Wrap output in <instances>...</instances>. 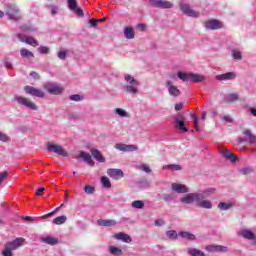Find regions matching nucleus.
<instances>
[{
    "label": "nucleus",
    "instance_id": "1",
    "mask_svg": "<svg viewBox=\"0 0 256 256\" xmlns=\"http://www.w3.org/2000/svg\"><path fill=\"white\" fill-rule=\"evenodd\" d=\"M124 80L127 84L123 86V91L125 93H130V95H139V87H141V82L129 74L124 75Z\"/></svg>",
    "mask_w": 256,
    "mask_h": 256
},
{
    "label": "nucleus",
    "instance_id": "2",
    "mask_svg": "<svg viewBox=\"0 0 256 256\" xmlns=\"http://www.w3.org/2000/svg\"><path fill=\"white\" fill-rule=\"evenodd\" d=\"M5 15L10 21H21L23 16L21 15V10L16 4H5Z\"/></svg>",
    "mask_w": 256,
    "mask_h": 256
},
{
    "label": "nucleus",
    "instance_id": "3",
    "mask_svg": "<svg viewBox=\"0 0 256 256\" xmlns=\"http://www.w3.org/2000/svg\"><path fill=\"white\" fill-rule=\"evenodd\" d=\"M14 101H16L18 105H21L22 107H27V109H30V111H37V109H39V106H37L35 102L21 95H15Z\"/></svg>",
    "mask_w": 256,
    "mask_h": 256
},
{
    "label": "nucleus",
    "instance_id": "4",
    "mask_svg": "<svg viewBox=\"0 0 256 256\" xmlns=\"http://www.w3.org/2000/svg\"><path fill=\"white\" fill-rule=\"evenodd\" d=\"M47 151L49 153H56V155H60V157H69L67 150H65V148L59 144L48 143Z\"/></svg>",
    "mask_w": 256,
    "mask_h": 256
},
{
    "label": "nucleus",
    "instance_id": "5",
    "mask_svg": "<svg viewBox=\"0 0 256 256\" xmlns=\"http://www.w3.org/2000/svg\"><path fill=\"white\" fill-rule=\"evenodd\" d=\"M174 124L175 128L178 129L179 131H183L184 133H187V131H189V129L185 127V115L181 113H178L174 117Z\"/></svg>",
    "mask_w": 256,
    "mask_h": 256
},
{
    "label": "nucleus",
    "instance_id": "6",
    "mask_svg": "<svg viewBox=\"0 0 256 256\" xmlns=\"http://www.w3.org/2000/svg\"><path fill=\"white\" fill-rule=\"evenodd\" d=\"M198 202H199V196L197 192L188 193L184 195L182 198H180V203H182V205H193L194 203H198Z\"/></svg>",
    "mask_w": 256,
    "mask_h": 256
},
{
    "label": "nucleus",
    "instance_id": "7",
    "mask_svg": "<svg viewBox=\"0 0 256 256\" xmlns=\"http://www.w3.org/2000/svg\"><path fill=\"white\" fill-rule=\"evenodd\" d=\"M243 135L245 138H239L238 143H245V141H247L248 145H255L256 143V136L255 134L251 133V130L249 129H244L242 131Z\"/></svg>",
    "mask_w": 256,
    "mask_h": 256
},
{
    "label": "nucleus",
    "instance_id": "8",
    "mask_svg": "<svg viewBox=\"0 0 256 256\" xmlns=\"http://www.w3.org/2000/svg\"><path fill=\"white\" fill-rule=\"evenodd\" d=\"M151 7H156L157 9H172L173 3L167 0H149Z\"/></svg>",
    "mask_w": 256,
    "mask_h": 256
},
{
    "label": "nucleus",
    "instance_id": "9",
    "mask_svg": "<svg viewBox=\"0 0 256 256\" xmlns=\"http://www.w3.org/2000/svg\"><path fill=\"white\" fill-rule=\"evenodd\" d=\"M24 91L27 95H31L32 97H39L40 99L45 97V92H43V90L37 89L33 86H25Z\"/></svg>",
    "mask_w": 256,
    "mask_h": 256
},
{
    "label": "nucleus",
    "instance_id": "10",
    "mask_svg": "<svg viewBox=\"0 0 256 256\" xmlns=\"http://www.w3.org/2000/svg\"><path fill=\"white\" fill-rule=\"evenodd\" d=\"M68 9L75 13L77 17H85V12H83V9L77 6V0H68Z\"/></svg>",
    "mask_w": 256,
    "mask_h": 256
},
{
    "label": "nucleus",
    "instance_id": "11",
    "mask_svg": "<svg viewBox=\"0 0 256 256\" xmlns=\"http://www.w3.org/2000/svg\"><path fill=\"white\" fill-rule=\"evenodd\" d=\"M223 24L217 19H211L205 22V29L208 31H217V29H222Z\"/></svg>",
    "mask_w": 256,
    "mask_h": 256
},
{
    "label": "nucleus",
    "instance_id": "12",
    "mask_svg": "<svg viewBox=\"0 0 256 256\" xmlns=\"http://www.w3.org/2000/svg\"><path fill=\"white\" fill-rule=\"evenodd\" d=\"M118 151H123L124 153H131L133 151H138L139 147L137 145L133 144H123V143H118L115 144L114 146Z\"/></svg>",
    "mask_w": 256,
    "mask_h": 256
},
{
    "label": "nucleus",
    "instance_id": "13",
    "mask_svg": "<svg viewBox=\"0 0 256 256\" xmlns=\"http://www.w3.org/2000/svg\"><path fill=\"white\" fill-rule=\"evenodd\" d=\"M44 89L48 91L50 95H61V93H63V87L51 83L45 84Z\"/></svg>",
    "mask_w": 256,
    "mask_h": 256
},
{
    "label": "nucleus",
    "instance_id": "14",
    "mask_svg": "<svg viewBox=\"0 0 256 256\" xmlns=\"http://www.w3.org/2000/svg\"><path fill=\"white\" fill-rule=\"evenodd\" d=\"M23 243H25V238L19 237L6 243V247L10 248L12 251H17L19 247H23Z\"/></svg>",
    "mask_w": 256,
    "mask_h": 256
},
{
    "label": "nucleus",
    "instance_id": "15",
    "mask_svg": "<svg viewBox=\"0 0 256 256\" xmlns=\"http://www.w3.org/2000/svg\"><path fill=\"white\" fill-rule=\"evenodd\" d=\"M180 9L184 15H187L188 17H199L200 13L199 11L193 10L188 4H181Z\"/></svg>",
    "mask_w": 256,
    "mask_h": 256
},
{
    "label": "nucleus",
    "instance_id": "16",
    "mask_svg": "<svg viewBox=\"0 0 256 256\" xmlns=\"http://www.w3.org/2000/svg\"><path fill=\"white\" fill-rule=\"evenodd\" d=\"M206 251H208V253H227L229 248L223 245H208L206 246Z\"/></svg>",
    "mask_w": 256,
    "mask_h": 256
},
{
    "label": "nucleus",
    "instance_id": "17",
    "mask_svg": "<svg viewBox=\"0 0 256 256\" xmlns=\"http://www.w3.org/2000/svg\"><path fill=\"white\" fill-rule=\"evenodd\" d=\"M237 75L235 72H227L224 74L216 75L215 79L216 81H233V79H236Z\"/></svg>",
    "mask_w": 256,
    "mask_h": 256
},
{
    "label": "nucleus",
    "instance_id": "18",
    "mask_svg": "<svg viewBox=\"0 0 256 256\" xmlns=\"http://www.w3.org/2000/svg\"><path fill=\"white\" fill-rule=\"evenodd\" d=\"M76 159H83V161L88 165H91V167L95 165V161H93L91 154L86 153L85 151H80L79 155L76 156Z\"/></svg>",
    "mask_w": 256,
    "mask_h": 256
},
{
    "label": "nucleus",
    "instance_id": "19",
    "mask_svg": "<svg viewBox=\"0 0 256 256\" xmlns=\"http://www.w3.org/2000/svg\"><path fill=\"white\" fill-rule=\"evenodd\" d=\"M107 175H109V177H111L112 179H116V180L121 179V177H125L123 170L113 169V168H110L107 170Z\"/></svg>",
    "mask_w": 256,
    "mask_h": 256
},
{
    "label": "nucleus",
    "instance_id": "20",
    "mask_svg": "<svg viewBox=\"0 0 256 256\" xmlns=\"http://www.w3.org/2000/svg\"><path fill=\"white\" fill-rule=\"evenodd\" d=\"M16 37L20 39L22 43H27V45H31L32 47H39V42L33 37L24 38L22 34H17Z\"/></svg>",
    "mask_w": 256,
    "mask_h": 256
},
{
    "label": "nucleus",
    "instance_id": "21",
    "mask_svg": "<svg viewBox=\"0 0 256 256\" xmlns=\"http://www.w3.org/2000/svg\"><path fill=\"white\" fill-rule=\"evenodd\" d=\"M171 190L174 193H189V188L185 184L172 183Z\"/></svg>",
    "mask_w": 256,
    "mask_h": 256
},
{
    "label": "nucleus",
    "instance_id": "22",
    "mask_svg": "<svg viewBox=\"0 0 256 256\" xmlns=\"http://www.w3.org/2000/svg\"><path fill=\"white\" fill-rule=\"evenodd\" d=\"M97 225H99V227H115L117 221L113 219H99L97 220Z\"/></svg>",
    "mask_w": 256,
    "mask_h": 256
},
{
    "label": "nucleus",
    "instance_id": "23",
    "mask_svg": "<svg viewBox=\"0 0 256 256\" xmlns=\"http://www.w3.org/2000/svg\"><path fill=\"white\" fill-rule=\"evenodd\" d=\"M41 243H45V245H58L59 244V238H55L53 236H46L40 238Z\"/></svg>",
    "mask_w": 256,
    "mask_h": 256
},
{
    "label": "nucleus",
    "instance_id": "24",
    "mask_svg": "<svg viewBox=\"0 0 256 256\" xmlns=\"http://www.w3.org/2000/svg\"><path fill=\"white\" fill-rule=\"evenodd\" d=\"M215 193V188H207L203 192L197 193L199 201H203L204 199H208V197H211Z\"/></svg>",
    "mask_w": 256,
    "mask_h": 256
},
{
    "label": "nucleus",
    "instance_id": "25",
    "mask_svg": "<svg viewBox=\"0 0 256 256\" xmlns=\"http://www.w3.org/2000/svg\"><path fill=\"white\" fill-rule=\"evenodd\" d=\"M222 156L224 159H227V161H230L231 163H237V161H239V159L228 149L222 150Z\"/></svg>",
    "mask_w": 256,
    "mask_h": 256
},
{
    "label": "nucleus",
    "instance_id": "26",
    "mask_svg": "<svg viewBox=\"0 0 256 256\" xmlns=\"http://www.w3.org/2000/svg\"><path fill=\"white\" fill-rule=\"evenodd\" d=\"M90 153L92 155V157L98 161V163H105V157H103V154H101V152L95 148H92L90 150Z\"/></svg>",
    "mask_w": 256,
    "mask_h": 256
},
{
    "label": "nucleus",
    "instance_id": "27",
    "mask_svg": "<svg viewBox=\"0 0 256 256\" xmlns=\"http://www.w3.org/2000/svg\"><path fill=\"white\" fill-rule=\"evenodd\" d=\"M178 235L182 237V239H186L187 241H195L197 239V236L191 234V232L188 231H180Z\"/></svg>",
    "mask_w": 256,
    "mask_h": 256
},
{
    "label": "nucleus",
    "instance_id": "28",
    "mask_svg": "<svg viewBox=\"0 0 256 256\" xmlns=\"http://www.w3.org/2000/svg\"><path fill=\"white\" fill-rule=\"evenodd\" d=\"M115 239H118L119 241H123L124 243H131V241H133V239H131V236L123 232L117 233L115 235Z\"/></svg>",
    "mask_w": 256,
    "mask_h": 256
},
{
    "label": "nucleus",
    "instance_id": "29",
    "mask_svg": "<svg viewBox=\"0 0 256 256\" xmlns=\"http://www.w3.org/2000/svg\"><path fill=\"white\" fill-rule=\"evenodd\" d=\"M190 81L192 83H203V81H205V76L201 74L190 73Z\"/></svg>",
    "mask_w": 256,
    "mask_h": 256
},
{
    "label": "nucleus",
    "instance_id": "30",
    "mask_svg": "<svg viewBox=\"0 0 256 256\" xmlns=\"http://www.w3.org/2000/svg\"><path fill=\"white\" fill-rule=\"evenodd\" d=\"M124 37H125V39H129V40L135 39V30H133V28L129 27V26L125 27L124 28Z\"/></svg>",
    "mask_w": 256,
    "mask_h": 256
},
{
    "label": "nucleus",
    "instance_id": "31",
    "mask_svg": "<svg viewBox=\"0 0 256 256\" xmlns=\"http://www.w3.org/2000/svg\"><path fill=\"white\" fill-rule=\"evenodd\" d=\"M20 55L24 59H35V54H33V52L29 51L27 48H22L20 50Z\"/></svg>",
    "mask_w": 256,
    "mask_h": 256
},
{
    "label": "nucleus",
    "instance_id": "32",
    "mask_svg": "<svg viewBox=\"0 0 256 256\" xmlns=\"http://www.w3.org/2000/svg\"><path fill=\"white\" fill-rule=\"evenodd\" d=\"M225 103H235V101H239V94L231 93L224 97Z\"/></svg>",
    "mask_w": 256,
    "mask_h": 256
},
{
    "label": "nucleus",
    "instance_id": "33",
    "mask_svg": "<svg viewBox=\"0 0 256 256\" xmlns=\"http://www.w3.org/2000/svg\"><path fill=\"white\" fill-rule=\"evenodd\" d=\"M241 235L244 237V239H248L249 241H254V239H256L255 233H253L251 230H243Z\"/></svg>",
    "mask_w": 256,
    "mask_h": 256
},
{
    "label": "nucleus",
    "instance_id": "34",
    "mask_svg": "<svg viewBox=\"0 0 256 256\" xmlns=\"http://www.w3.org/2000/svg\"><path fill=\"white\" fill-rule=\"evenodd\" d=\"M197 206L202 209H213V204L209 200H200Z\"/></svg>",
    "mask_w": 256,
    "mask_h": 256
},
{
    "label": "nucleus",
    "instance_id": "35",
    "mask_svg": "<svg viewBox=\"0 0 256 256\" xmlns=\"http://www.w3.org/2000/svg\"><path fill=\"white\" fill-rule=\"evenodd\" d=\"M177 77H178V79L183 81V83H185L187 81H191V73H185V72L179 71L177 73Z\"/></svg>",
    "mask_w": 256,
    "mask_h": 256
},
{
    "label": "nucleus",
    "instance_id": "36",
    "mask_svg": "<svg viewBox=\"0 0 256 256\" xmlns=\"http://www.w3.org/2000/svg\"><path fill=\"white\" fill-rule=\"evenodd\" d=\"M188 255L190 256H205V252L196 249V248H188Z\"/></svg>",
    "mask_w": 256,
    "mask_h": 256
},
{
    "label": "nucleus",
    "instance_id": "37",
    "mask_svg": "<svg viewBox=\"0 0 256 256\" xmlns=\"http://www.w3.org/2000/svg\"><path fill=\"white\" fill-rule=\"evenodd\" d=\"M233 208V203H225V202H220L218 204V209H220V211H229V209Z\"/></svg>",
    "mask_w": 256,
    "mask_h": 256
},
{
    "label": "nucleus",
    "instance_id": "38",
    "mask_svg": "<svg viewBox=\"0 0 256 256\" xmlns=\"http://www.w3.org/2000/svg\"><path fill=\"white\" fill-rule=\"evenodd\" d=\"M67 222V216L62 215V216H58L56 218L53 219L52 223H54V225H63V223Z\"/></svg>",
    "mask_w": 256,
    "mask_h": 256
},
{
    "label": "nucleus",
    "instance_id": "39",
    "mask_svg": "<svg viewBox=\"0 0 256 256\" xmlns=\"http://www.w3.org/2000/svg\"><path fill=\"white\" fill-rule=\"evenodd\" d=\"M109 251H110L111 255H114V256L123 255V250H121L120 248L115 247V246H110Z\"/></svg>",
    "mask_w": 256,
    "mask_h": 256
},
{
    "label": "nucleus",
    "instance_id": "40",
    "mask_svg": "<svg viewBox=\"0 0 256 256\" xmlns=\"http://www.w3.org/2000/svg\"><path fill=\"white\" fill-rule=\"evenodd\" d=\"M169 95L172 97H179L181 95V91L177 89L176 86H170L168 90Z\"/></svg>",
    "mask_w": 256,
    "mask_h": 256
},
{
    "label": "nucleus",
    "instance_id": "41",
    "mask_svg": "<svg viewBox=\"0 0 256 256\" xmlns=\"http://www.w3.org/2000/svg\"><path fill=\"white\" fill-rule=\"evenodd\" d=\"M131 206L133 209H143V207H145V203L141 200H135L132 202Z\"/></svg>",
    "mask_w": 256,
    "mask_h": 256
},
{
    "label": "nucleus",
    "instance_id": "42",
    "mask_svg": "<svg viewBox=\"0 0 256 256\" xmlns=\"http://www.w3.org/2000/svg\"><path fill=\"white\" fill-rule=\"evenodd\" d=\"M163 169H169L170 171H181V165L171 164L163 166Z\"/></svg>",
    "mask_w": 256,
    "mask_h": 256
},
{
    "label": "nucleus",
    "instance_id": "43",
    "mask_svg": "<svg viewBox=\"0 0 256 256\" xmlns=\"http://www.w3.org/2000/svg\"><path fill=\"white\" fill-rule=\"evenodd\" d=\"M166 235H167L168 239H172V240L178 239V237H179V234H177V231H175V230H168L166 232Z\"/></svg>",
    "mask_w": 256,
    "mask_h": 256
},
{
    "label": "nucleus",
    "instance_id": "44",
    "mask_svg": "<svg viewBox=\"0 0 256 256\" xmlns=\"http://www.w3.org/2000/svg\"><path fill=\"white\" fill-rule=\"evenodd\" d=\"M101 183L105 189H111V181L107 178V176H103L101 178Z\"/></svg>",
    "mask_w": 256,
    "mask_h": 256
},
{
    "label": "nucleus",
    "instance_id": "45",
    "mask_svg": "<svg viewBox=\"0 0 256 256\" xmlns=\"http://www.w3.org/2000/svg\"><path fill=\"white\" fill-rule=\"evenodd\" d=\"M115 113L119 117H129V113H127V111H125L123 108H116Z\"/></svg>",
    "mask_w": 256,
    "mask_h": 256
},
{
    "label": "nucleus",
    "instance_id": "46",
    "mask_svg": "<svg viewBox=\"0 0 256 256\" xmlns=\"http://www.w3.org/2000/svg\"><path fill=\"white\" fill-rule=\"evenodd\" d=\"M190 117H191L192 120L194 121L195 130H196V131H201V129L199 128V125H198V123H199V118H197V117L195 116V114H193L192 112H190Z\"/></svg>",
    "mask_w": 256,
    "mask_h": 256
},
{
    "label": "nucleus",
    "instance_id": "47",
    "mask_svg": "<svg viewBox=\"0 0 256 256\" xmlns=\"http://www.w3.org/2000/svg\"><path fill=\"white\" fill-rule=\"evenodd\" d=\"M49 51H51V49L47 46H40L38 48V53H40L41 55H48Z\"/></svg>",
    "mask_w": 256,
    "mask_h": 256
},
{
    "label": "nucleus",
    "instance_id": "48",
    "mask_svg": "<svg viewBox=\"0 0 256 256\" xmlns=\"http://www.w3.org/2000/svg\"><path fill=\"white\" fill-rule=\"evenodd\" d=\"M232 57L233 59H236V61H241V59H243L241 52H239L238 50H232Z\"/></svg>",
    "mask_w": 256,
    "mask_h": 256
},
{
    "label": "nucleus",
    "instance_id": "49",
    "mask_svg": "<svg viewBox=\"0 0 256 256\" xmlns=\"http://www.w3.org/2000/svg\"><path fill=\"white\" fill-rule=\"evenodd\" d=\"M239 171H240L241 175H249V174L253 173V168L244 167V168H241Z\"/></svg>",
    "mask_w": 256,
    "mask_h": 256
},
{
    "label": "nucleus",
    "instance_id": "50",
    "mask_svg": "<svg viewBox=\"0 0 256 256\" xmlns=\"http://www.w3.org/2000/svg\"><path fill=\"white\" fill-rule=\"evenodd\" d=\"M0 141L3 143H9L11 141V138L7 136V134L0 132Z\"/></svg>",
    "mask_w": 256,
    "mask_h": 256
},
{
    "label": "nucleus",
    "instance_id": "51",
    "mask_svg": "<svg viewBox=\"0 0 256 256\" xmlns=\"http://www.w3.org/2000/svg\"><path fill=\"white\" fill-rule=\"evenodd\" d=\"M84 191L87 193V195H93V193H95V187L87 185L84 187Z\"/></svg>",
    "mask_w": 256,
    "mask_h": 256
},
{
    "label": "nucleus",
    "instance_id": "52",
    "mask_svg": "<svg viewBox=\"0 0 256 256\" xmlns=\"http://www.w3.org/2000/svg\"><path fill=\"white\" fill-rule=\"evenodd\" d=\"M173 199H175V196H173V194H169V193L163 194V200L166 203H169V201H173Z\"/></svg>",
    "mask_w": 256,
    "mask_h": 256
},
{
    "label": "nucleus",
    "instance_id": "53",
    "mask_svg": "<svg viewBox=\"0 0 256 256\" xmlns=\"http://www.w3.org/2000/svg\"><path fill=\"white\" fill-rule=\"evenodd\" d=\"M13 250L10 248V247H8L7 245H5V249H4V251L2 252V255L3 256H13V252H12Z\"/></svg>",
    "mask_w": 256,
    "mask_h": 256
},
{
    "label": "nucleus",
    "instance_id": "54",
    "mask_svg": "<svg viewBox=\"0 0 256 256\" xmlns=\"http://www.w3.org/2000/svg\"><path fill=\"white\" fill-rule=\"evenodd\" d=\"M70 101H76L79 102L83 99V97H81V95L79 94H73L69 97Z\"/></svg>",
    "mask_w": 256,
    "mask_h": 256
},
{
    "label": "nucleus",
    "instance_id": "55",
    "mask_svg": "<svg viewBox=\"0 0 256 256\" xmlns=\"http://www.w3.org/2000/svg\"><path fill=\"white\" fill-rule=\"evenodd\" d=\"M58 59H61V61H65V59H67V51H59Z\"/></svg>",
    "mask_w": 256,
    "mask_h": 256
},
{
    "label": "nucleus",
    "instance_id": "56",
    "mask_svg": "<svg viewBox=\"0 0 256 256\" xmlns=\"http://www.w3.org/2000/svg\"><path fill=\"white\" fill-rule=\"evenodd\" d=\"M136 29H137V31H141L143 33L145 31H147V26H145V24H143V23H139V24H137Z\"/></svg>",
    "mask_w": 256,
    "mask_h": 256
},
{
    "label": "nucleus",
    "instance_id": "57",
    "mask_svg": "<svg viewBox=\"0 0 256 256\" xmlns=\"http://www.w3.org/2000/svg\"><path fill=\"white\" fill-rule=\"evenodd\" d=\"M7 177H9V173L7 171L0 173V185L5 181V179H7Z\"/></svg>",
    "mask_w": 256,
    "mask_h": 256
},
{
    "label": "nucleus",
    "instance_id": "58",
    "mask_svg": "<svg viewBox=\"0 0 256 256\" xmlns=\"http://www.w3.org/2000/svg\"><path fill=\"white\" fill-rule=\"evenodd\" d=\"M154 225L156 227H163V225H165V222L163 219H157V220H155Z\"/></svg>",
    "mask_w": 256,
    "mask_h": 256
},
{
    "label": "nucleus",
    "instance_id": "59",
    "mask_svg": "<svg viewBox=\"0 0 256 256\" xmlns=\"http://www.w3.org/2000/svg\"><path fill=\"white\" fill-rule=\"evenodd\" d=\"M45 191V188L44 187H40L36 190V195L38 197H43V192Z\"/></svg>",
    "mask_w": 256,
    "mask_h": 256
},
{
    "label": "nucleus",
    "instance_id": "60",
    "mask_svg": "<svg viewBox=\"0 0 256 256\" xmlns=\"http://www.w3.org/2000/svg\"><path fill=\"white\" fill-rule=\"evenodd\" d=\"M141 169L145 171V173H151V168L148 165L142 164Z\"/></svg>",
    "mask_w": 256,
    "mask_h": 256
},
{
    "label": "nucleus",
    "instance_id": "61",
    "mask_svg": "<svg viewBox=\"0 0 256 256\" xmlns=\"http://www.w3.org/2000/svg\"><path fill=\"white\" fill-rule=\"evenodd\" d=\"M165 87H167V89L169 90L170 87H175V85H173V81L168 80L165 82Z\"/></svg>",
    "mask_w": 256,
    "mask_h": 256
},
{
    "label": "nucleus",
    "instance_id": "62",
    "mask_svg": "<svg viewBox=\"0 0 256 256\" xmlns=\"http://www.w3.org/2000/svg\"><path fill=\"white\" fill-rule=\"evenodd\" d=\"M30 77H33V79H40L39 74L35 71L30 72Z\"/></svg>",
    "mask_w": 256,
    "mask_h": 256
},
{
    "label": "nucleus",
    "instance_id": "63",
    "mask_svg": "<svg viewBox=\"0 0 256 256\" xmlns=\"http://www.w3.org/2000/svg\"><path fill=\"white\" fill-rule=\"evenodd\" d=\"M183 109V103H178L175 105V111H181Z\"/></svg>",
    "mask_w": 256,
    "mask_h": 256
},
{
    "label": "nucleus",
    "instance_id": "64",
    "mask_svg": "<svg viewBox=\"0 0 256 256\" xmlns=\"http://www.w3.org/2000/svg\"><path fill=\"white\" fill-rule=\"evenodd\" d=\"M89 23H90L91 27H97V20H95V19H90V20H89Z\"/></svg>",
    "mask_w": 256,
    "mask_h": 256
}]
</instances>
